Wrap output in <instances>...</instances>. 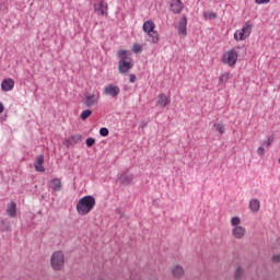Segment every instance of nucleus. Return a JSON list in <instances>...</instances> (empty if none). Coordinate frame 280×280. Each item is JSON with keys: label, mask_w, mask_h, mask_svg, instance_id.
Listing matches in <instances>:
<instances>
[{"label": "nucleus", "mask_w": 280, "mask_h": 280, "mask_svg": "<svg viewBox=\"0 0 280 280\" xmlns=\"http://www.w3.org/2000/svg\"><path fill=\"white\" fill-rule=\"evenodd\" d=\"M92 209H95V197L86 195L79 199L77 203V212L79 215H89Z\"/></svg>", "instance_id": "obj_1"}, {"label": "nucleus", "mask_w": 280, "mask_h": 280, "mask_svg": "<svg viewBox=\"0 0 280 280\" xmlns=\"http://www.w3.org/2000/svg\"><path fill=\"white\" fill-rule=\"evenodd\" d=\"M117 56L119 59L118 61V71L119 73H128L132 67H135V62H132V57L128 56L127 50H118Z\"/></svg>", "instance_id": "obj_2"}, {"label": "nucleus", "mask_w": 280, "mask_h": 280, "mask_svg": "<svg viewBox=\"0 0 280 280\" xmlns=\"http://www.w3.org/2000/svg\"><path fill=\"white\" fill-rule=\"evenodd\" d=\"M156 25L152 20H148L143 23L142 30L148 34V36L151 38V43L156 44L159 43V32L154 31Z\"/></svg>", "instance_id": "obj_3"}, {"label": "nucleus", "mask_w": 280, "mask_h": 280, "mask_svg": "<svg viewBox=\"0 0 280 280\" xmlns=\"http://www.w3.org/2000/svg\"><path fill=\"white\" fill-rule=\"evenodd\" d=\"M52 270H62L65 268V254L62 252H55L50 258Z\"/></svg>", "instance_id": "obj_4"}, {"label": "nucleus", "mask_w": 280, "mask_h": 280, "mask_svg": "<svg viewBox=\"0 0 280 280\" xmlns=\"http://www.w3.org/2000/svg\"><path fill=\"white\" fill-rule=\"evenodd\" d=\"M253 32V25L250 22H246L245 25L242 27V30H237L234 33L235 40H246L250 36V33Z\"/></svg>", "instance_id": "obj_5"}, {"label": "nucleus", "mask_w": 280, "mask_h": 280, "mask_svg": "<svg viewBox=\"0 0 280 280\" xmlns=\"http://www.w3.org/2000/svg\"><path fill=\"white\" fill-rule=\"evenodd\" d=\"M237 51L235 49L226 51L222 57L223 65H229V67H233L237 65Z\"/></svg>", "instance_id": "obj_6"}, {"label": "nucleus", "mask_w": 280, "mask_h": 280, "mask_svg": "<svg viewBox=\"0 0 280 280\" xmlns=\"http://www.w3.org/2000/svg\"><path fill=\"white\" fill-rule=\"evenodd\" d=\"M94 12H96L98 16H104V14H108V3L104 0L98 1L94 4Z\"/></svg>", "instance_id": "obj_7"}, {"label": "nucleus", "mask_w": 280, "mask_h": 280, "mask_svg": "<svg viewBox=\"0 0 280 280\" xmlns=\"http://www.w3.org/2000/svg\"><path fill=\"white\" fill-rule=\"evenodd\" d=\"M104 93L105 95H109V97L115 98L119 95V93H121V90L115 84H108L107 86H105Z\"/></svg>", "instance_id": "obj_8"}, {"label": "nucleus", "mask_w": 280, "mask_h": 280, "mask_svg": "<svg viewBox=\"0 0 280 280\" xmlns=\"http://www.w3.org/2000/svg\"><path fill=\"white\" fill-rule=\"evenodd\" d=\"M98 102H100V96L95 94L85 95V97L83 98V104L88 108H92V106H95V104H98Z\"/></svg>", "instance_id": "obj_9"}, {"label": "nucleus", "mask_w": 280, "mask_h": 280, "mask_svg": "<svg viewBox=\"0 0 280 280\" xmlns=\"http://www.w3.org/2000/svg\"><path fill=\"white\" fill-rule=\"evenodd\" d=\"M80 141H82V135H73L63 141V145H66V148H71V145H75L80 143Z\"/></svg>", "instance_id": "obj_10"}, {"label": "nucleus", "mask_w": 280, "mask_h": 280, "mask_svg": "<svg viewBox=\"0 0 280 280\" xmlns=\"http://www.w3.org/2000/svg\"><path fill=\"white\" fill-rule=\"evenodd\" d=\"M177 32L179 36H185L187 34V16L186 15L180 18L177 26Z\"/></svg>", "instance_id": "obj_11"}, {"label": "nucleus", "mask_w": 280, "mask_h": 280, "mask_svg": "<svg viewBox=\"0 0 280 280\" xmlns=\"http://www.w3.org/2000/svg\"><path fill=\"white\" fill-rule=\"evenodd\" d=\"M171 10L174 14H180L183 12V2L180 0H172Z\"/></svg>", "instance_id": "obj_12"}, {"label": "nucleus", "mask_w": 280, "mask_h": 280, "mask_svg": "<svg viewBox=\"0 0 280 280\" xmlns=\"http://www.w3.org/2000/svg\"><path fill=\"white\" fill-rule=\"evenodd\" d=\"M232 235L236 240H242V237L246 235V229H244L243 226H236L232 230Z\"/></svg>", "instance_id": "obj_13"}, {"label": "nucleus", "mask_w": 280, "mask_h": 280, "mask_svg": "<svg viewBox=\"0 0 280 280\" xmlns=\"http://www.w3.org/2000/svg\"><path fill=\"white\" fill-rule=\"evenodd\" d=\"M43 163H45V156L40 154L34 163L36 172H45V166H43Z\"/></svg>", "instance_id": "obj_14"}, {"label": "nucleus", "mask_w": 280, "mask_h": 280, "mask_svg": "<svg viewBox=\"0 0 280 280\" xmlns=\"http://www.w3.org/2000/svg\"><path fill=\"white\" fill-rule=\"evenodd\" d=\"M170 97L165 94H160L156 100L158 106H162L163 108H165V106H170Z\"/></svg>", "instance_id": "obj_15"}, {"label": "nucleus", "mask_w": 280, "mask_h": 280, "mask_svg": "<svg viewBox=\"0 0 280 280\" xmlns=\"http://www.w3.org/2000/svg\"><path fill=\"white\" fill-rule=\"evenodd\" d=\"M1 89L4 92L12 91L14 89V81L12 79H4L1 83Z\"/></svg>", "instance_id": "obj_16"}, {"label": "nucleus", "mask_w": 280, "mask_h": 280, "mask_svg": "<svg viewBox=\"0 0 280 280\" xmlns=\"http://www.w3.org/2000/svg\"><path fill=\"white\" fill-rule=\"evenodd\" d=\"M49 187L52 191H60V189H62V182L58 178H54L50 180Z\"/></svg>", "instance_id": "obj_17"}, {"label": "nucleus", "mask_w": 280, "mask_h": 280, "mask_svg": "<svg viewBox=\"0 0 280 280\" xmlns=\"http://www.w3.org/2000/svg\"><path fill=\"white\" fill-rule=\"evenodd\" d=\"M7 215H9V218H16V203L14 201L8 205Z\"/></svg>", "instance_id": "obj_18"}, {"label": "nucleus", "mask_w": 280, "mask_h": 280, "mask_svg": "<svg viewBox=\"0 0 280 280\" xmlns=\"http://www.w3.org/2000/svg\"><path fill=\"white\" fill-rule=\"evenodd\" d=\"M118 180L121 185H130L133 180L132 175H128V174H122L118 177Z\"/></svg>", "instance_id": "obj_19"}, {"label": "nucleus", "mask_w": 280, "mask_h": 280, "mask_svg": "<svg viewBox=\"0 0 280 280\" xmlns=\"http://www.w3.org/2000/svg\"><path fill=\"white\" fill-rule=\"evenodd\" d=\"M261 207V205L259 203L258 199H252L249 201V209L254 212L257 213V211H259V208Z\"/></svg>", "instance_id": "obj_20"}, {"label": "nucleus", "mask_w": 280, "mask_h": 280, "mask_svg": "<svg viewBox=\"0 0 280 280\" xmlns=\"http://www.w3.org/2000/svg\"><path fill=\"white\" fill-rule=\"evenodd\" d=\"M184 272H185V270L178 265H176L172 268L173 277H183Z\"/></svg>", "instance_id": "obj_21"}, {"label": "nucleus", "mask_w": 280, "mask_h": 280, "mask_svg": "<svg viewBox=\"0 0 280 280\" xmlns=\"http://www.w3.org/2000/svg\"><path fill=\"white\" fill-rule=\"evenodd\" d=\"M213 130H215V132H219L221 135H224V132H226V128L222 122H215L213 125Z\"/></svg>", "instance_id": "obj_22"}, {"label": "nucleus", "mask_w": 280, "mask_h": 280, "mask_svg": "<svg viewBox=\"0 0 280 280\" xmlns=\"http://www.w3.org/2000/svg\"><path fill=\"white\" fill-rule=\"evenodd\" d=\"M0 231H10V221H8V219H3L0 221Z\"/></svg>", "instance_id": "obj_23"}, {"label": "nucleus", "mask_w": 280, "mask_h": 280, "mask_svg": "<svg viewBox=\"0 0 280 280\" xmlns=\"http://www.w3.org/2000/svg\"><path fill=\"white\" fill-rule=\"evenodd\" d=\"M232 75L229 72L223 73L220 78H219V82L220 84H226V82H229V80H231Z\"/></svg>", "instance_id": "obj_24"}, {"label": "nucleus", "mask_w": 280, "mask_h": 280, "mask_svg": "<svg viewBox=\"0 0 280 280\" xmlns=\"http://www.w3.org/2000/svg\"><path fill=\"white\" fill-rule=\"evenodd\" d=\"M242 277H244V269L238 267L235 272H234V279L235 280H241Z\"/></svg>", "instance_id": "obj_25"}, {"label": "nucleus", "mask_w": 280, "mask_h": 280, "mask_svg": "<svg viewBox=\"0 0 280 280\" xmlns=\"http://www.w3.org/2000/svg\"><path fill=\"white\" fill-rule=\"evenodd\" d=\"M90 115H93V110L85 109L81 113L80 118L84 121V120L89 119Z\"/></svg>", "instance_id": "obj_26"}, {"label": "nucleus", "mask_w": 280, "mask_h": 280, "mask_svg": "<svg viewBox=\"0 0 280 280\" xmlns=\"http://www.w3.org/2000/svg\"><path fill=\"white\" fill-rule=\"evenodd\" d=\"M203 16L206 19H209L210 21L213 20V19H218V13L211 11V12H205L203 13Z\"/></svg>", "instance_id": "obj_27"}, {"label": "nucleus", "mask_w": 280, "mask_h": 280, "mask_svg": "<svg viewBox=\"0 0 280 280\" xmlns=\"http://www.w3.org/2000/svg\"><path fill=\"white\" fill-rule=\"evenodd\" d=\"M231 224L232 226H240V224H242V219H240V217H233L231 219Z\"/></svg>", "instance_id": "obj_28"}, {"label": "nucleus", "mask_w": 280, "mask_h": 280, "mask_svg": "<svg viewBox=\"0 0 280 280\" xmlns=\"http://www.w3.org/2000/svg\"><path fill=\"white\" fill-rule=\"evenodd\" d=\"M272 141H275V137H273V136L269 137V138L264 142L265 148H270V145H272Z\"/></svg>", "instance_id": "obj_29"}, {"label": "nucleus", "mask_w": 280, "mask_h": 280, "mask_svg": "<svg viewBox=\"0 0 280 280\" xmlns=\"http://www.w3.org/2000/svg\"><path fill=\"white\" fill-rule=\"evenodd\" d=\"M108 135H109L108 128L103 127V128L100 129V136L101 137H108Z\"/></svg>", "instance_id": "obj_30"}, {"label": "nucleus", "mask_w": 280, "mask_h": 280, "mask_svg": "<svg viewBox=\"0 0 280 280\" xmlns=\"http://www.w3.org/2000/svg\"><path fill=\"white\" fill-rule=\"evenodd\" d=\"M85 144L88 145V148H93V145H95V139L94 138H88L85 140Z\"/></svg>", "instance_id": "obj_31"}, {"label": "nucleus", "mask_w": 280, "mask_h": 280, "mask_svg": "<svg viewBox=\"0 0 280 280\" xmlns=\"http://www.w3.org/2000/svg\"><path fill=\"white\" fill-rule=\"evenodd\" d=\"M116 213L119 215L120 220H128L126 214L121 211V208H116Z\"/></svg>", "instance_id": "obj_32"}, {"label": "nucleus", "mask_w": 280, "mask_h": 280, "mask_svg": "<svg viewBox=\"0 0 280 280\" xmlns=\"http://www.w3.org/2000/svg\"><path fill=\"white\" fill-rule=\"evenodd\" d=\"M142 47L139 45V44H135L133 46H132V51H133V54H139L140 51H142Z\"/></svg>", "instance_id": "obj_33"}, {"label": "nucleus", "mask_w": 280, "mask_h": 280, "mask_svg": "<svg viewBox=\"0 0 280 280\" xmlns=\"http://www.w3.org/2000/svg\"><path fill=\"white\" fill-rule=\"evenodd\" d=\"M257 153L259 154V156H264V154H266V149H264V147H259L257 149Z\"/></svg>", "instance_id": "obj_34"}, {"label": "nucleus", "mask_w": 280, "mask_h": 280, "mask_svg": "<svg viewBox=\"0 0 280 280\" xmlns=\"http://www.w3.org/2000/svg\"><path fill=\"white\" fill-rule=\"evenodd\" d=\"M255 3H257L258 5H261L264 3H270V0H255Z\"/></svg>", "instance_id": "obj_35"}, {"label": "nucleus", "mask_w": 280, "mask_h": 280, "mask_svg": "<svg viewBox=\"0 0 280 280\" xmlns=\"http://www.w3.org/2000/svg\"><path fill=\"white\" fill-rule=\"evenodd\" d=\"M272 261H273V264H279L280 262V255H275L272 257Z\"/></svg>", "instance_id": "obj_36"}, {"label": "nucleus", "mask_w": 280, "mask_h": 280, "mask_svg": "<svg viewBox=\"0 0 280 280\" xmlns=\"http://www.w3.org/2000/svg\"><path fill=\"white\" fill-rule=\"evenodd\" d=\"M129 82H131V83L137 82V75L136 74H130Z\"/></svg>", "instance_id": "obj_37"}, {"label": "nucleus", "mask_w": 280, "mask_h": 280, "mask_svg": "<svg viewBox=\"0 0 280 280\" xmlns=\"http://www.w3.org/2000/svg\"><path fill=\"white\" fill-rule=\"evenodd\" d=\"M3 110H5V107L3 106V103H0V114L3 113Z\"/></svg>", "instance_id": "obj_38"}, {"label": "nucleus", "mask_w": 280, "mask_h": 280, "mask_svg": "<svg viewBox=\"0 0 280 280\" xmlns=\"http://www.w3.org/2000/svg\"><path fill=\"white\" fill-rule=\"evenodd\" d=\"M142 128H145V124H142Z\"/></svg>", "instance_id": "obj_39"}, {"label": "nucleus", "mask_w": 280, "mask_h": 280, "mask_svg": "<svg viewBox=\"0 0 280 280\" xmlns=\"http://www.w3.org/2000/svg\"><path fill=\"white\" fill-rule=\"evenodd\" d=\"M142 128H145V124H142Z\"/></svg>", "instance_id": "obj_40"}]
</instances>
